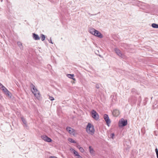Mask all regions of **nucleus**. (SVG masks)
Masks as SVG:
<instances>
[{"instance_id": "f257e3e1", "label": "nucleus", "mask_w": 158, "mask_h": 158, "mask_svg": "<svg viewBox=\"0 0 158 158\" xmlns=\"http://www.w3.org/2000/svg\"><path fill=\"white\" fill-rule=\"evenodd\" d=\"M89 32L91 34L99 38H101L103 37L102 34L94 28H90L89 30Z\"/></svg>"}, {"instance_id": "f03ea898", "label": "nucleus", "mask_w": 158, "mask_h": 158, "mask_svg": "<svg viewBox=\"0 0 158 158\" xmlns=\"http://www.w3.org/2000/svg\"><path fill=\"white\" fill-rule=\"evenodd\" d=\"M86 132L91 135L94 134L95 130L94 126L90 123H88L86 127Z\"/></svg>"}, {"instance_id": "7ed1b4c3", "label": "nucleus", "mask_w": 158, "mask_h": 158, "mask_svg": "<svg viewBox=\"0 0 158 158\" xmlns=\"http://www.w3.org/2000/svg\"><path fill=\"white\" fill-rule=\"evenodd\" d=\"M31 85L32 87V88L31 89L32 92L38 99H40V95L39 91L37 89L34 85L32 84Z\"/></svg>"}, {"instance_id": "20e7f679", "label": "nucleus", "mask_w": 158, "mask_h": 158, "mask_svg": "<svg viewBox=\"0 0 158 158\" xmlns=\"http://www.w3.org/2000/svg\"><path fill=\"white\" fill-rule=\"evenodd\" d=\"M69 150L73 154L76 158H83L82 156L79 154L77 152L72 148H70Z\"/></svg>"}, {"instance_id": "39448f33", "label": "nucleus", "mask_w": 158, "mask_h": 158, "mask_svg": "<svg viewBox=\"0 0 158 158\" xmlns=\"http://www.w3.org/2000/svg\"><path fill=\"white\" fill-rule=\"evenodd\" d=\"M0 87H1L2 90L3 92L6 94L8 96H10L11 97V94L10 93L7 89L2 85L0 83Z\"/></svg>"}, {"instance_id": "423d86ee", "label": "nucleus", "mask_w": 158, "mask_h": 158, "mask_svg": "<svg viewBox=\"0 0 158 158\" xmlns=\"http://www.w3.org/2000/svg\"><path fill=\"white\" fill-rule=\"evenodd\" d=\"M127 119L122 118L119 121V127H123L127 125Z\"/></svg>"}, {"instance_id": "0eeeda50", "label": "nucleus", "mask_w": 158, "mask_h": 158, "mask_svg": "<svg viewBox=\"0 0 158 158\" xmlns=\"http://www.w3.org/2000/svg\"><path fill=\"white\" fill-rule=\"evenodd\" d=\"M66 129L70 135H72L74 136L75 135L77 134L76 131L70 127H67Z\"/></svg>"}, {"instance_id": "6e6552de", "label": "nucleus", "mask_w": 158, "mask_h": 158, "mask_svg": "<svg viewBox=\"0 0 158 158\" xmlns=\"http://www.w3.org/2000/svg\"><path fill=\"white\" fill-rule=\"evenodd\" d=\"M91 114L92 117L96 120H98L99 118V116L98 113L94 110H92Z\"/></svg>"}, {"instance_id": "1a4fd4ad", "label": "nucleus", "mask_w": 158, "mask_h": 158, "mask_svg": "<svg viewBox=\"0 0 158 158\" xmlns=\"http://www.w3.org/2000/svg\"><path fill=\"white\" fill-rule=\"evenodd\" d=\"M103 118L106 122L107 125L109 126L111 123V121L110 119H109L108 115H107V114H105L104 115Z\"/></svg>"}, {"instance_id": "9d476101", "label": "nucleus", "mask_w": 158, "mask_h": 158, "mask_svg": "<svg viewBox=\"0 0 158 158\" xmlns=\"http://www.w3.org/2000/svg\"><path fill=\"white\" fill-rule=\"evenodd\" d=\"M41 138L44 141L48 142H50L52 141L51 139L45 135H43L41 136Z\"/></svg>"}, {"instance_id": "9b49d317", "label": "nucleus", "mask_w": 158, "mask_h": 158, "mask_svg": "<svg viewBox=\"0 0 158 158\" xmlns=\"http://www.w3.org/2000/svg\"><path fill=\"white\" fill-rule=\"evenodd\" d=\"M33 39L35 40H38L40 39V37L38 35L35 33H33Z\"/></svg>"}, {"instance_id": "f8f14e48", "label": "nucleus", "mask_w": 158, "mask_h": 158, "mask_svg": "<svg viewBox=\"0 0 158 158\" xmlns=\"http://www.w3.org/2000/svg\"><path fill=\"white\" fill-rule=\"evenodd\" d=\"M89 151L91 154L93 155L94 154V151L93 148L90 146L89 147Z\"/></svg>"}, {"instance_id": "ddd939ff", "label": "nucleus", "mask_w": 158, "mask_h": 158, "mask_svg": "<svg viewBox=\"0 0 158 158\" xmlns=\"http://www.w3.org/2000/svg\"><path fill=\"white\" fill-rule=\"evenodd\" d=\"M17 44L19 47L20 49L21 50H23V46L22 44L20 42H17Z\"/></svg>"}, {"instance_id": "4468645a", "label": "nucleus", "mask_w": 158, "mask_h": 158, "mask_svg": "<svg viewBox=\"0 0 158 158\" xmlns=\"http://www.w3.org/2000/svg\"><path fill=\"white\" fill-rule=\"evenodd\" d=\"M67 76L69 78L72 79L73 80L75 79L73 78L74 74H67Z\"/></svg>"}, {"instance_id": "2eb2a0df", "label": "nucleus", "mask_w": 158, "mask_h": 158, "mask_svg": "<svg viewBox=\"0 0 158 158\" xmlns=\"http://www.w3.org/2000/svg\"><path fill=\"white\" fill-rule=\"evenodd\" d=\"M68 140L71 143H76V141L73 140L71 138H68Z\"/></svg>"}, {"instance_id": "dca6fc26", "label": "nucleus", "mask_w": 158, "mask_h": 158, "mask_svg": "<svg viewBox=\"0 0 158 158\" xmlns=\"http://www.w3.org/2000/svg\"><path fill=\"white\" fill-rule=\"evenodd\" d=\"M152 27L153 28H158V24L156 23H152Z\"/></svg>"}, {"instance_id": "f3484780", "label": "nucleus", "mask_w": 158, "mask_h": 158, "mask_svg": "<svg viewBox=\"0 0 158 158\" xmlns=\"http://www.w3.org/2000/svg\"><path fill=\"white\" fill-rule=\"evenodd\" d=\"M118 112V111L117 110H114L113 112V115L115 116H117L118 115V114H117L116 112Z\"/></svg>"}, {"instance_id": "a211bd4d", "label": "nucleus", "mask_w": 158, "mask_h": 158, "mask_svg": "<svg viewBox=\"0 0 158 158\" xmlns=\"http://www.w3.org/2000/svg\"><path fill=\"white\" fill-rule=\"evenodd\" d=\"M41 38L42 41H44L45 39V35L43 34H41Z\"/></svg>"}, {"instance_id": "6ab92c4d", "label": "nucleus", "mask_w": 158, "mask_h": 158, "mask_svg": "<svg viewBox=\"0 0 158 158\" xmlns=\"http://www.w3.org/2000/svg\"><path fill=\"white\" fill-rule=\"evenodd\" d=\"M22 121H23V123L26 125H27V122L25 120V119H24L23 118H22Z\"/></svg>"}, {"instance_id": "aec40b11", "label": "nucleus", "mask_w": 158, "mask_h": 158, "mask_svg": "<svg viewBox=\"0 0 158 158\" xmlns=\"http://www.w3.org/2000/svg\"><path fill=\"white\" fill-rule=\"evenodd\" d=\"M79 150H80V151L82 153H83L84 152V149L82 147L80 148Z\"/></svg>"}, {"instance_id": "412c9836", "label": "nucleus", "mask_w": 158, "mask_h": 158, "mask_svg": "<svg viewBox=\"0 0 158 158\" xmlns=\"http://www.w3.org/2000/svg\"><path fill=\"white\" fill-rule=\"evenodd\" d=\"M155 152L156 153L157 158H158V150L157 148H156L155 150Z\"/></svg>"}, {"instance_id": "4be33fe9", "label": "nucleus", "mask_w": 158, "mask_h": 158, "mask_svg": "<svg viewBox=\"0 0 158 158\" xmlns=\"http://www.w3.org/2000/svg\"><path fill=\"white\" fill-rule=\"evenodd\" d=\"M119 56H120L121 57L123 58L124 56V55H123L122 53H121L120 52H119Z\"/></svg>"}, {"instance_id": "5701e85b", "label": "nucleus", "mask_w": 158, "mask_h": 158, "mask_svg": "<svg viewBox=\"0 0 158 158\" xmlns=\"http://www.w3.org/2000/svg\"><path fill=\"white\" fill-rule=\"evenodd\" d=\"M49 99L51 101H53L54 100V98L52 96H49Z\"/></svg>"}, {"instance_id": "b1692460", "label": "nucleus", "mask_w": 158, "mask_h": 158, "mask_svg": "<svg viewBox=\"0 0 158 158\" xmlns=\"http://www.w3.org/2000/svg\"><path fill=\"white\" fill-rule=\"evenodd\" d=\"M115 51L118 55V50L117 48L115 49Z\"/></svg>"}, {"instance_id": "393cba45", "label": "nucleus", "mask_w": 158, "mask_h": 158, "mask_svg": "<svg viewBox=\"0 0 158 158\" xmlns=\"http://www.w3.org/2000/svg\"><path fill=\"white\" fill-rule=\"evenodd\" d=\"M114 134L113 133L111 134L110 136L112 139H113V137H114Z\"/></svg>"}, {"instance_id": "a878e982", "label": "nucleus", "mask_w": 158, "mask_h": 158, "mask_svg": "<svg viewBox=\"0 0 158 158\" xmlns=\"http://www.w3.org/2000/svg\"><path fill=\"white\" fill-rule=\"evenodd\" d=\"M49 43H51L52 44H53V43H52V39L51 38H50V40H49Z\"/></svg>"}, {"instance_id": "bb28decb", "label": "nucleus", "mask_w": 158, "mask_h": 158, "mask_svg": "<svg viewBox=\"0 0 158 158\" xmlns=\"http://www.w3.org/2000/svg\"><path fill=\"white\" fill-rule=\"evenodd\" d=\"M96 87L97 89H99L100 88L99 85H98V84H97L96 85Z\"/></svg>"}, {"instance_id": "cd10ccee", "label": "nucleus", "mask_w": 158, "mask_h": 158, "mask_svg": "<svg viewBox=\"0 0 158 158\" xmlns=\"http://www.w3.org/2000/svg\"><path fill=\"white\" fill-rule=\"evenodd\" d=\"M50 158H57V157H55V156H50Z\"/></svg>"}, {"instance_id": "c85d7f7f", "label": "nucleus", "mask_w": 158, "mask_h": 158, "mask_svg": "<svg viewBox=\"0 0 158 158\" xmlns=\"http://www.w3.org/2000/svg\"><path fill=\"white\" fill-rule=\"evenodd\" d=\"M77 148L79 149L80 148H81L80 146L78 145L77 146Z\"/></svg>"}]
</instances>
